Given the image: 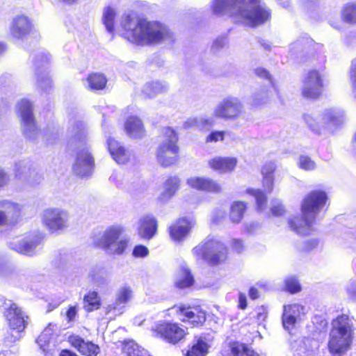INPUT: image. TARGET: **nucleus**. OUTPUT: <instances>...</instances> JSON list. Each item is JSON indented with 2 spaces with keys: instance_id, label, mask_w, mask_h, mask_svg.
Here are the masks:
<instances>
[{
  "instance_id": "60",
  "label": "nucleus",
  "mask_w": 356,
  "mask_h": 356,
  "mask_svg": "<svg viewBox=\"0 0 356 356\" xmlns=\"http://www.w3.org/2000/svg\"><path fill=\"white\" fill-rule=\"evenodd\" d=\"M249 296L252 300L257 299L259 297L258 290L255 287H251L249 291Z\"/></svg>"
},
{
  "instance_id": "37",
  "label": "nucleus",
  "mask_w": 356,
  "mask_h": 356,
  "mask_svg": "<svg viewBox=\"0 0 356 356\" xmlns=\"http://www.w3.org/2000/svg\"><path fill=\"white\" fill-rule=\"evenodd\" d=\"M276 165L274 163H268L264 165L261 168V175L263 176L262 184L264 189L270 193L273 191L274 185L273 173L275 170Z\"/></svg>"
},
{
  "instance_id": "46",
  "label": "nucleus",
  "mask_w": 356,
  "mask_h": 356,
  "mask_svg": "<svg viewBox=\"0 0 356 356\" xmlns=\"http://www.w3.org/2000/svg\"><path fill=\"white\" fill-rule=\"evenodd\" d=\"M52 336L53 330L49 325L42 331V332L37 339V343L44 352L47 350V348L50 344Z\"/></svg>"
},
{
  "instance_id": "19",
  "label": "nucleus",
  "mask_w": 356,
  "mask_h": 356,
  "mask_svg": "<svg viewBox=\"0 0 356 356\" xmlns=\"http://www.w3.org/2000/svg\"><path fill=\"white\" fill-rule=\"evenodd\" d=\"M133 297L134 291L131 286L127 284L120 286L115 293V301L107 306L106 312H113L116 315L122 314L126 305L131 301Z\"/></svg>"
},
{
  "instance_id": "45",
  "label": "nucleus",
  "mask_w": 356,
  "mask_h": 356,
  "mask_svg": "<svg viewBox=\"0 0 356 356\" xmlns=\"http://www.w3.org/2000/svg\"><path fill=\"white\" fill-rule=\"evenodd\" d=\"M247 193L250 194L253 197H255L256 200V204H257V210L259 212L264 211L266 208V202H267V197L260 190H256V189H251L249 188L247 191Z\"/></svg>"
},
{
  "instance_id": "25",
  "label": "nucleus",
  "mask_w": 356,
  "mask_h": 356,
  "mask_svg": "<svg viewBox=\"0 0 356 356\" xmlns=\"http://www.w3.org/2000/svg\"><path fill=\"white\" fill-rule=\"evenodd\" d=\"M254 74L258 77L267 79L270 84L269 88L266 90L262 89L254 95V104L255 105H259L266 102V101L273 95V92H276V88L274 86L270 74L266 69L262 67H257L254 70Z\"/></svg>"
},
{
  "instance_id": "18",
  "label": "nucleus",
  "mask_w": 356,
  "mask_h": 356,
  "mask_svg": "<svg viewBox=\"0 0 356 356\" xmlns=\"http://www.w3.org/2000/svg\"><path fill=\"white\" fill-rule=\"evenodd\" d=\"M195 224L196 222L192 217L179 218L168 227L170 238L175 242L184 241Z\"/></svg>"
},
{
  "instance_id": "4",
  "label": "nucleus",
  "mask_w": 356,
  "mask_h": 356,
  "mask_svg": "<svg viewBox=\"0 0 356 356\" xmlns=\"http://www.w3.org/2000/svg\"><path fill=\"white\" fill-rule=\"evenodd\" d=\"M70 131L74 134L72 145L76 146L75 161L72 166L73 172L80 177L90 176L94 165V159L86 144L85 127L82 122H74Z\"/></svg>"
},
{
  "instance_id": "41",
  "label": "nucleus",
  "mask_w": 356,
  "mask_h": 356,
  "mask_svg": "<svg viewBox=\"0 0 356 356\" xmlns=\"http://www.w3.org/2000/svg\"><path fill=\"white\" fill-rule=\"evenodd\" d=\"M84 309L87 312H92L99 308L101 305L100 298L96 291L88 292L83 298Z\"/></svg>"
},
{
  "instance_id": "50",
  "label": "nucleus",
  "mask_w": 356,
  "mask_h": 356,
  "mask_svg": "<svg viewBox=\"0 0 356 356\" xmlns=\"http://www.w3.org/2000/svg\"><path fill=\"white\" fill-rule=\"evenodd\" d=\"M43 137L48 144H53L58 139L59 133L57 129H48L43 132Z\"/></svg>"
},
{
  "instance_id": "32",
  "label": "nucleus",
  "mask_w": 356,
  "mask_h": 356,
  "mask_svg": "<svg viewBox=\"0 0 356 356\" xmlns=\"http://www.w3.org/2000/svg\"><path fill=\"white\" fill-rule=\"evenodd\" d=\"M218 119L213 114L210 117H194L187 119L184 123L185 129L197 128L200 130L209 129L216 124Z\"/></svg>"
},
{
  "instance_id": "17",
  "label": "nucleus",
  "mask_w": 356,
  "mask_h": 356,
  "mask_svg": "<svg viewBox=\"0 0 356 356\" xmlns=\"http://www.w3.org/2000/svg\"><path fill=\"white\" fill-rule=\"evenodd\" d=\"M42 238L38 236L16 238L9 242V247L18 253L33 256L39 248Z\"/></svg>"
},
{
  "instance_id": "44",
  "label": "nucleus",
  "mask_w": 356,
  "mask_h": 356,
  "mask_svg": "<svg viewBox=\"0 0 356 356\" xmlns=\"http://www.w3.org/2000/svg\"><path fill=\"white\" fill-rule=\"evenodd\" d=\"M341 17L346 22L356 24V4L353 3L346 4L342 9Z\"/></svg>"
},
{
  "instance_id": "38",
  "label": "nucleus",
  "mask_w": 356,
  "mask_h": 356,
  "mask_svg": "<svg viewBox=\"0 0 356 356\" xmlns=\"http://www.w3.org/2000/svg\"><path fill=\"white\" fill-rule=\"evenodd\" d=\"M106 77L100 73H92L84 81V86L90 90H99L105 88Z\"/></svg>"
},
{
  "instance_id": "48",
  "label": "nucleus",
  "mask_w": 356,
  "mask_h": 356,
  "mask_svg": "<svg viewBox=\"0 0 356 356\" xmlns=\"http://www.w3.org/2000/svg\"><path fill=\"white\" fill-rule=\"evenodd\" d=\"M350 83L353 93L356 99V58L353 60L349 71Z\"/></svg>"
},
{
  "instance_id": "1",
  "label": "nucleus",
  "mask_w": 356,
  "mask_h": 356,
  "mask_svg": "<svg viewBox=\"0 0 356 356\" xmlns=\"http://www.w3.org/2000/svg\"><path fill=\"white\" fill-rule=\"evenodd\" d=\"M121 25L124 38L138 45L158 44L171 38V32L165 24L139 19L134 15L124 16Z\"/></svg>"
},
{
  "instance_id": "59",
  "label": "nucleus",
  "mask_w": 356,
  "mask_h": 356,
  "mask_svg": "<svg viewBox=\"0 0 356 356\" xmlns=\"http://www.w3.org/2000/svg\"><path fill=\"white\" fill-rule=\"evenodd\" d=\"M9 181L8 175L0 168V187L6 185Z\"/></svg>"
},
{
  "instance_id": "57",
  "label": "nucleus",
  "mask_w": 356,
  "mask_h": 356,
  "mask_svg": "<svg viewBox=\"0 0 356 356\" xmlns=\"http://www.w3.org/2000/svg\"><path fill=\"white\" fill-rule=\"evenodd\" d=\"M77 314V309L76 306H71L67 312V318L68 321H74Z\"/></svg>"
},
{
  "instance_id": "53",
  "label": "nucleus",
  "mask_w": 356,
  "mask_h": 356,
  "mask_svg": "<svg viewBox=\"0 0 356 356\" xmlns=\"http://www.w3.org/2000/svg\"><path fill=\"white\" fill-rule=\"evenodd\" d=\"M346 291L347 295L352 300H356V282L350 280L346 285Z\"/></svg>"
},
{
  "instance_id": "8",
  "label": "nucleus",
  "mask_w": 356,
  "mask_h": 356,
  "mask_svg": "<svg viewBox=\"0 0 356 356\" xmlns=\"http://www.w3.org/2000/svg\"><path fill=\"white\" fill-rule=\"evenodd\" d=\"M123 233L124 229L122 226H110L102 233L96 244L108 254H122L129 243Z\"/></svg>"
},
{
  "instance_id": "9",
  "label": "nucleus",
  "mask_w": 356,
  "mask_h": 356,
  "mask_svg": "<svg viewBox=\"0 0 356 356\" xmlns=\"http://www.w3.org/2000/svg\"><path fill=\"white\" fill-rule=\"evenodd\" d=\"M178 136L170 127L163 129L162 140L156 151V159L164 167L175 164L178 159Z\"/></svg>"
},
{
  "instance_id": "33",
  "label": "nucleus",
  "mask_w": 356,
  "mask_h": 356,
  "mask_svg": "<svg viewBox=\"0 0 356 356\" xmlns=\"http://www.w3.org/2000/svg\"><path fill=\"white\" fill-rule=\"evenodd\" d=\"M124 129L127 134L134 138H142L145 132L142 121L135 116L129 117L126 120Z\"/></svg>"
},
{
  "instance_id": "58",
  "label": "nucleus",
  "mask_w": 356,
  "mask_h": 356,
  "mask_svg": "<svg viewBox=\"0 0 356 356\" xmlns=\"http://www.w3.org/2000/svg\"><path fill=\"white\" fill-rule=\"evenodd\" d=\"M238 307L241 309L247 307V298L245 294L240 293L238 295Z\"/></svg>"
},
{
  "instance_id": "2",
  "label": "nucleus",
  "mask_w": 356,
  "mask_h": 356,
  "mask_svg": "<svg viewBox=\"0 0 356 356\" xmlns=\"http://www.w3.org/2000/svg\"><path fill=\"white\" fill-rule=\"evenodd\" d=\"M213 12L217 15L230 14L249 26L260 25L270 18V12L260 0H215Z\"/></svg>"
},
{
  "instance_id": "43",
  "label": "nucleus",
  "mask_w": 356,
  "mask_h": 356,
  "mask_svg": "<svg viewBox=\"0 0 356 356\" xmlns=\"http://www.w3.org/2000/svg\"><path fill=\"white\" fill-rule=\"evenodd\" d=\"M115 15V10L111 7L105 8L103 12L102 21L107 31L110 33H113L114 31V19Z\"/></svg>"
},
{
  "instance_id": "47",
  "label": "nucleus",
  "mask_w": 356,
  "mask_h": 356,
  "mask_svg": "<svg viewBox=\"0 0 356 356\" xmlns=\"http://www.w3.org/2000/svg\"><path fill=\"white\" fill-rule=\"evenodd\" d=\"M298 165L304 170H313L316 168V163L308 156L301 155L298 158Z\"/></svg>"
},
{
  "instance_id": "16",
  "label": "nucleus",
  "mask_w": 356,
  "mask_h": 356,
  "mask_svg": "<svg viewBox=\"0 0 356 356\" xmlns=\"http://www.w3.org/2000/svg\"><path fill=\"white\" fill-rule=\"evenodd\" d=\"M34 31L32 21L28 16L20 14L15 16L9 26L10 35L16 40H23Z\"/></svg>"
},
{
  "instance_id": "23",
  "label": "nucleus",
  "mask_w": 356,
  "mask_h": 356,
  "mask_svg": "<svg viewBox=\"0 0 356 356\" xmlns=\"http://www.w3.org/2000/svg\"><path fill=\"white\" fill-rule=\"evenodd\" d=\"M15 174L16 178L26 181L31 185H34L41 181V177L35 172V170L31 168L28 161H22L17 163L15 168Z\"/></svg>"
},
{
  "instance_id": "30",
  "label": "nucleus",
  "mask_w": 356,
  "mask_h": 356,
  "mask_svg": "<svg viewBox=\"0 0 356 356\" xmlns=\"http://www.w3.org/2000/svg\"><path fill=\"white\" fill-rule=\"evenodd\" d=\"M41 58L42 66L44 67L47 63L49 58L47 56L40 55L38 56L35 61V65L38 67L36 72V84L44 92H49L52 88V81L46 72V68L43 71H40L39 60Z\"/></svg>"
},
{
  "instance_id": "14",
  "label": "nucleus",
  "mask_w": 356,
  "mask_h": 356,
  "mask_svg": "<svg viewBox=\"0 0 356 356\" xmlns=\"http://www.w3.org/2000/svg\"><path fill=\"white\" fill-rule=\"evenodd\" d=\"M69 214L59 208L47 209L43 212L42 222L51 232L63 230L68 226Z\"/></svg>"
},
{
  "instance_id": "62",
  "label": "nucleus",
  "mask_w": 356,
  "mask_h": 356,
  "mask_svg": "<svg viewBox=\"0 0 356 356\" xmlns=\"http://www.w3.org/2000/svg\"><path fill=\"white\" fill-rule=\"evenodd\" d=\"M60 356H78L76 353L68 350H63L60 353Z\"/></svg>"
},
{
  "instance_id": "55",
  "label": "nucleus",
  "mask_w": 356,
  "mask_h": 356,
  "mask_svg": "<svg viewBox=\"0 0 356 356\" xmlns=\"http://www.w3.org/2000/svg\"><path fill=\"white\" fill-rule=\"evenodd\" d=\"M227 44V40L225 38H217L212 44V49L214 51L219 50L220 49L224 47Z\"/></svg>"
},
{
  "instance_id": "49",
  "label": "nucleus",
  "mask_w": 356,
  "mask_h": 356,
  "mask_svg": "<svg viewBox=\"0 0 356 356\" xmlns=\"http://www.w3.org/2000/svg\"><path fill=\"white\" fill-rule=\"evenodd\" d=\"M285 286L286 289L291 293H296L300 289L298 282L294 277L287 278L285 281Z\"/></svg>"
},
{
  "instance_id": "40",
  "label": "nucleus",
  "mask_w": 356,
  "mask_h": 356,
  "mask_svg": "<svg viewBox=\"0 0 356 356\" xmlns=\"http://www.w3.org/2000/svg\"><path fill=\"white\" fill-rule=\"evenodd\" d=\"M194 279L187 266H181L176 280V284L179 288H186L193 284Z\"/></svg>"
},
{
  "instance_id": "15",
  "label": "nucleus",
  "mask_w": 356,
  "mask_h": 356,
  "mask_svg": "<svg viewBox=\"0 0 356 356\" xmlns=\"http://www.w3.org/2000/svg\"><path fill=\"white\" fill-rule=\"evenodd\" d=\"M153 335L175 344L186 334V330L177 323L163 322L152 329Z\"/></svg>"
},
{
  "instance_id": "3",
  "label": "nucleus",
  "mask_w": 356,
  "mask_h": 356,
  "mask_svg": "<svg viewBox=\"0 0 356 356\" xmlns=\"http://www.w3.org/2000/svg\"><path fill=\"white\" fill-rule=\"evenodd\" d=\"M327 200V194L322 190L310 191L301 204V216L289 218V227L299 235H308L314 229L316 218L323 209Z\"/></svg>"
},
{
  "instance_id": "34",
  "label": "nucleus",
  "mask_w": 356,
  "mask_h": 356,
  "mask_svg": "<svg viewBox=\"0 0 356 356\" xmlns=\"http://www.w3.org/2000/svg\"><path fill=\"white\" fill-rule=\"evenodd\" d=\"M180 182L181 180L178 177H169L163 183V190L159 197V200L162 202H166L171 199L179 188Z\"/></svg>"
},
{
  "instance_id": "42",
  "label": "nucleus",
  "mask_w": 356,
  "mask_h": 356,
  "mask_svg": "<svg viewBox=\"0 0 356 356\" xmlns=\"http://www.w3.org/2000/svg\"><path fill=\"white\" fill-rule=\"evenodd\" d=\"M230 351V356H260L257 353L248 348L245 344L238 342L231 344Z\"/></svg>"
},
{
  "instance_id": "51",
  "label": "nucleus",
  "mask_w": 356,
  "mask_h": 356,
  "mask_svg": "<svg viewBox=\"0 0 356 356\" xmlns=\"http://www.w3.org/2000/svg\"><path fill=\"white\" fill-rule=\"evenodd\" d=\"M270 211L274 216H282L285 213L284 207L282 204L278 201L275 200L273 202L272 207L270 208Z\"/></svg>"
},
{
  "instance_id": "5",
  "label": "nucleus",
  "mask_w": 356,
  "mask_h": 356,
  "mask_svg": "<svg viewBox=\"0 0 356 356\" xmlns=\"http://www.w3.org/2000/svg\"><path fill=\"white\" fill-rule=\"evenodd\" d=\"M353 324L348 316H338L332 323L327 347L333 356H342L350 348L353 339Z\"/></svg>"
},
{
  "instance_id": "31",
  "label": "nucleus",
  "mask_w": 356,
  "mask_h": 356,
  "mask_svg": "<svg viewBox=\"0 0 356 356\" xmlns=\"http://www.w3.org/2000/svg\"><path fill=\"white\" fill-rule=\"evenodd\" d=\"M88 279L97 287L103 288L109 283V274L104 267L95 266L88 272Z\"/></svg>"
},
{
  "instance_id": "56",
  "label": "nucleus",
  "mask_w": 356,
  "mask_h": 356,
  "mask_svg": "<svg viewBox=\"0 0 356 356\" xmlns=\"http://www.w3.org/2000/svg\"><path fill=\"white\" fill-rule=\"evenodd\" d=\"M232 246V248L238 253L242 252L244 248L243 241L239 239H233Z\"/></svg>"
},
{
  "instance_id": "7",
  "label": "nucleus",
  "mask_w": 356,
  "mask_h": 356,
  "mask_svg": "<svg viewBox=\"0 0 356 356\" xmlns=\"http://www.w3.org/2000/svg\"><path fill=\"white\" fill-rule=\"evenodd\" d=\"M3 314L9 327L4 343L10 346L22 337V333L29 323V317L22 308L13 302L6 305Z\"/></svg>"
},
{
  "instance_id": "22",
  "label": "nucleus",
  "mask_w": 356,
  "mask_h": 356,
  "mask_svg": "<svg viewBox=\"0 0 356 356\" xmlns=\"http://www.w3.org/2000/svg\"><path fill=\"white\" fill-rule=\"evenodd\" d=\"M305 314V307L298 303L284 306L282 314V324L284 329L291 330Z\"/></svg>"
},
{
  "instance_id": "35",
  "label": "nucleus",
  "mask_w": 356,
  "mask_h": 356,
  "mask_svg": "<svg viewBox=\"0 0 356 356\" xmlns=\"http://www.w3.org/2000/svg\"><path fill=\"white\" fill-rule=\"evenodd\" d=\"M210 340L206 337H199L194 341L191 348L187 351L186 356H206L211 347Z\"/></svg>"
},
{
  "instance_id": "52",
  "label": "nucleus",
  "mask_w": 356,
  "mask_h": 356,
  "mask_svg": "<svg viewBox=\"0 0 356 356\" xmlns=\"http://www.w3.org/2000/svg\"><path fill=\"white\" fill-rule=\"evenodd\" d=\"M225 132L222 131H213L208 135L206 141L207 143H213L221 141L224 139Z\"/></svg>"
},
{
  "instance_id": "54",
  "label": "nucleus",
  "mask_w": 356,
  "mask_h": 356,
  "mask_svg": "<svg viewBox=\"0 0 356 356\" xmlns=\"http://www.w3.org/2000/svg\"><path fill=\"white\" fill-rule=\"evenodd\" d=\"M148 249L142 245H136L133 250V255L136 257H144L148 254Z\"/></svg>"
},
{
  "instance_id": "64",
  "label": "nucleus",
  "mask_w": 356,
  "mask_h": 356,
  "mask_svg": "<svg viewBox=\"0 0 356 356\" xmlns=\"http://www.w3.org/2000/svg\"><path fill=\"white\" fill-rule=\"evenodd\" d=\"M146 190V188H145V184L143 183L140 187V188L138 189H136L134 190V193L136 194H140V193H143Z\"/></svg>"
},
{
  "instance_id": "39",
  "label": "nucleus",
  "mask_w": 356,
  "mask_h": 356,
  "mask_svg": "<svg viewBox=\"0 0 356 356\" xmlns=\"http://www.w3.org/2000/svg\"><path fill=\"white\" fill-rule=\"evenodd\" d=\"M247 209V205L244 202H234L230 207L229 219L234 223L241 222Z\"/></svg>"
},
{
  "instance_id": "27",
  "label": "nucleus",
  "mask_w": 356,
  "mask_h": 356,
  "mask_svg": "<svg viewBox=\"0 0 356 356\" xmlns=\"http://www.w3.org/2000/svg\"><path fill=\"white\" fill-rule=\"evenodd\" d=\"M237 163V159L232 156H215L208 161V164L212 170L221 174L232 172Z\"/></svg>"
},
{
  "instance_id": "63",
  "label": "nucleus",
  "mask_w": 356,
  "mask_h": 356,
  "mask_svg": "<svg viewBox=\"0 0 356 356\" xmlns=\"http://www.w3.org/2000/svg\"><path fill=\"white\" fill-rule=\"evenodd\" d=\"M0 356H15V353L11 350H3L0 352Z\"/></svg>"
},
{
  "instance_id": "29",
  "label": "nucleus",
  "mask_w": 356,
  "mask_h": 356,
  "mask_svg": "<svg viewBox=\"0 0 356 356\" xmlns=\"http://www.w3.org/2000/svg\"><path fill=\"white\" fill-rule=\"evenodd\" d=\"M157 229V220L152 215L142 216L138 221V233L139 236L145 239L152 238Z\"/></svg>"
},
{
  "instance_id": "12",
  "label": "nucleus",
  "mask_w": 356,
  "mask_h": 356,
  "mask_svg": "<svg viewBox=\"0 0 356 356\" xmlns=\"http://www.w3.org/2000/svg\"><path fill=\"white\" fill-rule=\"evenodd\" d=\"M17 111L24 136L30 140H34L38 134V130L33 115L32 104L27 99H22L17 104Z\"/></svg>"
},
{
  "instance_id": "21",
  "label": "nucleus",
  "mask_w": 356,
  "mask_h": 356,
  "mask_svg": "<svg viewBox=\"0 0 356 356\" xmlns=\"http://www.w3.org/2000/svg\"><path fill=\"white\" fill-rule=\"evenodd\" d=\"M186 184L190 188L197 191L218 193L222 190L218 182L209 177H191L186 179Z\"/></svg>"
},
{
  "instance_id": "6",
  "label": "nucleus",
  "mask_w": 356,
  "mask_h": 356,
  "mask_svg": "<svg viewBox=\"0 0 356 356\" xmlns=\"http://www.w3.org/2000/svg\"><path fill=\"white\" fill-rule=\"evenodd\" d=\"M304 119L312 131L321 135L325 130L332 131L341 125L346 120V114L341 108H331L325 109L319 116L306 114Z\"/></svg>"
},
{
  "instance_id": "26",
  "label": "nucleus",
  "mask_w": 356,
  "mask_h": 356,
  "mask_svg": "<svg viewBox=\"0 0 356 356\" xmlns=\"http://www.w3.org/2000/svg\"><path fill=\"white\" fill-rule=\"evenodd\" d=\"M68 341L81 354L85 356H97L100 352V348L98 345L89 341H85L78 335L70 336Z\"/></svg>"
},
{
  "instance_id": "28",
  "label": "nucleus",
  "mask_w": 356,
  "mask_h": 356,
  "mask_svg": "<svg viewBox=\"0 0 356 356\" xmlns=\"http://www.w3.org/2000/svg\"><path fill=\"white\" fill-rule=\"evenodd\" d=\"M180 314L183 316L181 321L188 322L193 326L202 325L206 321V313L200 307H179Z\"/></svg>"
},
{
  "instance_id": "36",
  "label": "nucleus",
  "mask_w": 356,
  "mask_h": 356,
  "mask_svg": "<svg viewBox=\"0 0 356 356\" xmlns=\"http://www.w3.org/2000/svg\"><path fill=\"white\" fill-rule=\"evenodd\" d=\"M168 89L166 83L154 81L146 83L142 90V94L145 98H153L159 94L165 92Z\"/></svg>"
},
{
  "instance_id": "24",
  "label": "nucleus",
  "mask_w": 356,
  "mask_h": 356,
  "mask_svg": "<svg viewBox=\"0 0 356 356\" xmlns=\"http://www.w3.org/2000/svg\"><path fill=\"white\" fill-rule=\"evenodd\" d=\"M107 145L111 156L119 164H125L134 157L131 152L113 138H108Z\"/></svg>"
},
{
  "instance_id": "11",
  "label": "nucleus",
  "mask_w": 356,
  "mask_h": 356,
  "mask_svg": "<svg viewBox=\"0 0 356 356\" xmlns=\"http://www.w3.org/2000/svg\"><path fill=\"white\" fill-rule=\"evenodd\" d=\"M243 112V103L238 98L233 96L223 98L213 108L216 118L230 121L237 120Z\"/></svg>"
},
{
  "instance_id": "61",
  "label": "nucleus",
  "mask_w": 356,
  "mask_h": 356,
  "mask_svg": "<svg viewBox=\"0 0 356 356\" xmlns=\"http://www.w3.org/2000/svg\"><path fill=\"white\" fill-rule=\"evenodd\" d=\"M307 245H308V246L306 248V250H312L318 245V241L316 239H312L310 241H307Z\"/></svg>"
},
{
  "instance_id": "20",
  "label": "nucleus",
  "mask_w": 356,
  "mask_h": 356,
  "mask_svg": "<svg viewBox=\"0 0 356 356\" xmlns=\"http://www.w3.org/2000/svg\"><path fill=\"white\" fill-rule=\"evenodd\" d=\"M0 226L15 224L19 217L22 207L10 201H0Z\"/></svg>"
},
{
  "instance_id": "10",
  "label": "nucleus",
  "mask_w": 356,
  "mask_h": 356,
  "mask_svg": "<svg viewBox=\"0 0 356 356\" xmlns=\"http://www.w3.org/2000/svg\"><path fill=\"white\" fill-rule=\"evenodd\" d=\"M227 248L218 238L207 237L193 249V254L197 259H202L215 265L226 259Z\"/></svg>"
},
{
  "instance_id": "13",
  "label": "nucleus",
  "mask_w": 356,
  "mask_h": 356,
  "mask_svg": "<svg viewBox=\"0 0 356 356\" xmlns=\"http://www.w3.org/2000/svg\"><path fill=\"white\" fill-rule=\"evenodd\" d=\"M323 76L316 70H311L305 74L302 81V95L304 97L315 99L323 90Z\"/></svg>"
}]
</instances>
